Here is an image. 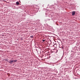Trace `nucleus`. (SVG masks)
Returning <instances> with one entry per match:
<instances>
[{
  "mask_svg": "<svg viewBox=\"0 0 80 80\" xmlns=\"http://www.w3.org/2000/svg\"><path fill=\"white\" fill-rule=\"evenodd\" d=\"M75 14V12L73 11L72 12V15H74Z\"/></svg>",
  "mask_w": 80,
  "mask_h": 80,
  "instance_id": "2",
  "label": "nucleus"
},
{
  "mask_svg": "<svg viewBox=\"0 0 80 80\" xmlns=\"http://www.w3.org/2000/svg\"><path fill=\"white\" fill-rule=\"evenodd\" d=\"M19 4H20V3H19V2H16V4L17 5H19Z\"/></svg>",
  "mask_w": 80,
  "mask_h": 80,
  "instance_id": "3",
  "label": "nucleus"
},
{
  "mask_svg": "<svg viewBox=\"0 0 80 80\" xmlns=\"http://www.w3.org/2000/svg\"><path fill=\"white\" fill-rule=\"evenodd\" d=\"M30 38H33V36H30Z\"/></svg>",
  "mask_w": 80,
  "mask_h": 80,
  "instance_id": "4",
  "label": "nucleus"
},
{
  "mask_svg": "<svg viewBox=\"0 0 80 80\" xmlns=\"http://www.w3.org/2000/svg\"><path fill=\"white\" fill-rule=\"evenodd\" d=\"M17 62V60H10V61H9V63H15V62Z\"/></svg>",
  "mask_w": 80,
  "mask_h": 80,
  "instance_id": "1",
  "label": "nucleus"
},
{
  "mask_svg": "<svg viewBox=\"0 0 80 80\" xmlns=\"http://www.w3.org/2000/svg\"><path fill=\"white\" fill-rule=\"evenodd\" d=\"M45 40H42V42H45Z\"/></svg>",
  "mask_w": 80,
  "mask_h": 80,
  "instance_id": "5",
  "label": "nucleus"
}]
</instances>
